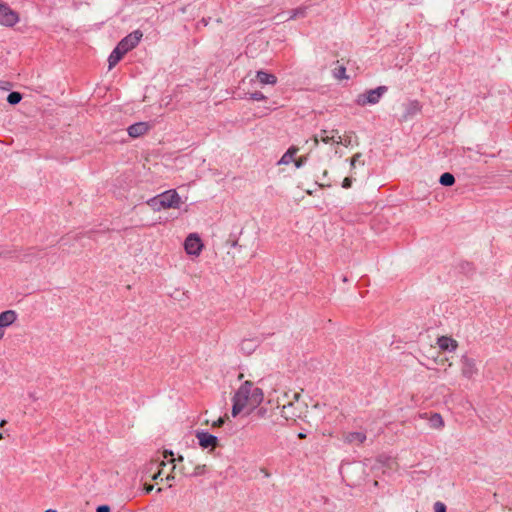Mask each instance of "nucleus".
Returning <instances> with one entry per match:
<instances>
[{"label": "nucleus", "instance_id": "nucleus-32", "mask_svg": "<svg viewBox=\"0 0 512 512\" xmlns=\"http://www.w3.org/2000/svg\"><path fill=\"white\" fill-rule=\"evenodd\" d=\"M305 161H306L305 157H300L298 159L294 158L295 167L296 168H301L304 165Z\"/></svg>", "mask_w": 512, "mask_h": 512}, {"label": "nucleus", "instance_id": "nucleus-17", "mask_svg": "<svg viewBox=\"0 0 512 512\" xmlns=\"http://www.w3.org/2000/svg\"><path fill=\"white\" fill-rule=\"evenodd\" d=\"M207 472L206 464H196L193 469L190 471V477H199Z\"/></svg>", "mask_w": 512, "mask_h": 512}, {"label": "nucleus", "instance_id": "nucleus-35", "mask_svg": "<svg viewBox=\"0 0 512 512\" xmlns=\"http://www.w3.org/2000/svg\"><path fill=\"white\" fill-rule=\"evenodd\" d=\"M154 489V486L151 484H145L144 485V491L145 493H150Z\"/></svg>", "mask_w": 512, "mask_h": 512}, {"label": "nucleus", "instance_id": "nucleus-33", "mask_svg": "<svg viewBox=\"0 0 512 512\" xmlns=\"http://www.w3.org/2000/svg\"><path fill=\"white\" fill-rule=\"evenodd\" d=\"M351 185H352V179L349 177L344 178V180L342 182V187L347 189V188H350Z\"/></svg>", "mask_w": 512, "mask_h": 512}, {"label": "nucleus", "instance_id": "nucleus-38", "mask_svg": "<svg viewBox=\"0 0 512 512\" xmlns=\"http://www.w3.org/2000/svg\"><path fill=\"white\" fill-rule=\"evenodd\" d=\"M6 423H7V422H6V420H4V419H3V420H1V421H0V427H3Z\"/></svg>", "mask_w": 512, "mask_h": 512}, {"label": "nucleus", "instance_id": "nucleus-30", "mask_svg": "<svg viewBox=\"0 0 512 512\" xmlns=\"http://www.w3.org/2000/svg\"><path fill=\"white\" fill-rule=\"evenodd\" d=\"M227 418V416L218 418L216 421L212 423V427H221L225 423Z\"/></svg>", "mask_w": 512, "mask_h": 512}, {"label": "nucleus", "instance_id": "nucleus-20", "mask_svg": "<svg viewBox=\"0 0 512 512\" xmlns=\"http://www.w3.org/2000/svg\"><path fill=\"white\" fill-rule=\"evenodd\" d=\"M420 109H421V106L417 101L410 102L407 105V115L413 116V115L417 114L420 111Z\"/></svg>", "mask_w": 512, "mask_h": 512}, {"label": "nucleus", "instance_id": "nucleus-39", "mask_svg": "<svg viewBox=\"0 0 512 512\" xmlns=\"http://www.w3.org/2000/svg\"><path fill=\"white\" fill-rule=\"evenodd\" d=\"M298 437H299V438H301V439H303V438H305V437H306V435H305L304 433H299Z\"/></svg>", "mask_w": 512, "mask_h": 512}, {"label": "nucleus", "instance_id": "nucleus-37", "mask_svg": "<svg viewBox=\"0 0 512 512\" xmlns=\"http://www.w3.org/2000/svg\"><path fill=\"white\" fill-rule=\"evenodd\" d=\"M163 456H164L165 459H167L168 457H172L173 456V452L169 451V450H165L164 453H163Z\"/></svg>", "mask_w": 512, "mask_h": 512}, {"label": "nucleus", "instance_id": "nucleus-42", "mask_svg": "<svg viewBox=\"0 0 512 512\" xmlns=\"http://www.w3.org/2000/svg\"><path fill=\"white\" fill-rule=\"evenodd\" d=\"M165 465H166L165 461H162V462L160 463V466H165Z\"/></svg>", "mask_w": 512, "mask_h": 512}, {"label": "nucleus", "instance_id": "nucleus-23", "mask_svg": "<svg viewBox=\"0 0 512 512\" xmlns=\"http://www.w3.org/2000/svg\"><path fill=\"white\" fill-rule=\"evenodd\" d=\"M362 157V154L361 153H356L350 160V166L351 168H355L356 166V163H360L361 165H364V162H360V159Z\"/></svg>", "mask_w": 512, "mask_h": 512}, {"label": "nucleus", "instance_id": "nucleus-24", "mask_svg": "<svg viewBox=\"0 0 512 512\" xmlns=\"http://www.w3.org/2000/svg\"><path fill=\"white\" fill-rule=\"evenodd\" d=\"M346 147L352 144V135L351 133H346L342 136V142L340 143Z\"/></svg>", "mask_w": 512, "mask_h": 512}, {"label": "nucleus", "instance_id": "nucleus-9", "mask_svg": "<svg viewBox=\"0 0 512 512\" xmlns=\"http://www.w3.org/2000/svg\"><path fill=\"white\" fill-rule=\"evenodd\" d=\"M461 374L463 377L471 380L478 374L476 361L468 356L461 358Z\"/></svg>", "mask_w": 512, "mask_h": 512}, {"label": "nucleus", "instance_id": "nucleus-29", "mask_svg": "<svg viewBox=\"0 0 512 512\" xmlns=\"http://www.w3.org/2000/svg\"><path fill=\"white\" fill-rule=\"evenodd\" d=\"M176 471H172L170 474H168L165 478V481L168 482L169 487H172V482L176 479Z\"/></svg>", "mask_w": 512, "mask_h": 512}, {"label": "nucleus", "instance_id": "nucleus-40", "mask_svg": "<svg viewBox=\"0 0 512 512\" xmlns=\"http://www.w3.org/2000/svg\"><path fill=\"white\" fill-rule=\"evenodd\" d=\"M4 335H5V332H0V340L3 339Z\"/></svg>", "mask_w": 512, "mask_h": 512}, {"label": "nucleus", "instance_id": "nucleus-3", "mask_svg": "<svg viewBox=\"0 0 512 512\" xmlns=\"http://www.w3.org/2000/svg\"><path fill=\"white\" fill-rule=\"evenodd\" d=\"M142 37L143 33L140 30H135L124 37L111 52L108 58L109 70L116 66L126 53L136 48Z\"/></svg>", "mask_w": 512, "mask_h": 512}, {"label": "nucleus", "instance_id": "nucleus-8", "mask_svg": "<svg viewBox=\"0 0 512 512\" xmlns=\"http://www.w3.org/2000/svg\"><path fill=\"white\" fill-rule=\"evenodd\" d=\"M320 141L325 144H339L342 142V136L337 129L321 130L318 135L313 137V145L317 146Z\"/></svg>", "mask_w": 512, "mask_h": 512}, {"label": "nucleus", "instance_id": "nucleus-31", "mask_svg": "<svg viewBox=\"0 0 512 512\" xmlns=\"http://www.w3.org/2000/svg\"><path fill=\"white\" fill-rule=\"evenodd\" d=\"M183 460H184V457L182 455H179L177 458H172L170 460V462L173 464L172 471L177 470V465L175 464V462H183Z\"/></svg>", "mask_w": 512, "mask_h": 512}, {"label": "nucleus", "instance_id": "nucleus-5", "mask_svg": "<svg viewBox=\"0 0 512 512\" xmlns=\"http://www.w3.org/2000/svg\"><path fill=\"white\" fill-rule=\"evenodd\" d=\"M387 92L386 86H379L375 89L368 90L357 96L355 102L359 106L374 105L380 101V98Z\"/></svg>", "mask_w": 512, "mask_h": 512}, {"label": "nucleus", "instance_id": "nucleus-4", "mask_svg": "<svg viewBox=\"0 0 512 512\" xmlns=\"http://www.w3.org/2000/svg\"><path fill=\"white\" fill-rule=\"evenodd\" d=\"M182 203H183V201H182L180 195L174 189L167 190V191L151 198L147 202V204L150 206V208L155 212H159L161 210L171 209V208L178 209V208H180Z\"/></svg>", "mask_w": 512, "mask_h": 512}, {"label": "nucleus", "instance_id": "nucleus-7", "mask_svg": "<svg viewBox=\"0 0 512 512\" xmlns=\"http://www.w3.org/2000/svg\"><path fill=\"white\" fill-rule=\"evenodd\" d=\"M183 246L186 254L191 257H198L204 248V244L197 233H190L185 238Z\"/></svg>", "mask_w": 512, "mask_h": 512}, {"label": "nucleus", "instance_id": "nucleus-36", "mask_svg": "<svg viewBox=\"0 0 512 512\" xmlns=\"http://www.w3.org/2000/svg\"><path fill=\"white\" fill-rule=\"evenodd\" d=\"M160 476H161V470H159L157 473H155L153 476H152V479L154 481L160 479ZM161 481H163V478H161Z\"/></svg>", "mask_w": 512, "mask_h": 512}, {"label": "nucleus", "instance_id": "nucleus-41", "mask_svg": "<svg viewBox=\"0 0 512 512\" xmlns=\"http://www.w3.org/2000/svg\"><path fill=\"white\" fill-rule=\"evenodd\" d=\"M327 174H328L327 170H324V171H323V176H324V177H326V176H327Z\"/></svg>", "mask_w": 512, "mask_h": 512}, {"label": "nucleus", "instance_id": "nucleus-21", "mask_svg": "<svg viewBox=\"0 0 512 512\" xmlns=\"http://www.w3.org/2000/svg\"><path fill=\"white\" fill-rule=\"evenodd\" d=\"M22 99V95L19 92H11L8 97L7 101L8 103L15 105L18 104Z\"/></svg>", "mask_w": 512, "mask_h": 512}, {"label": "nucleus", "instance_id": "nucleus-6", "mask_svg": "<svg viewBox=\"0 0 512 512\" xmlns=\"http://www.w3.org/2000/svg\"><path fill=\"white\" fill-rule=\"evenodd\" d=\"M19 21V14L7 3L0 0V25L10 28L14 27Z\"/></svg>", "mask_w": 512, "mask_h": 512}, {"label": "nucleus", "instance_id": "nucleus-27", "mask_svg": "<svg viewBox=\"0 0 512 512\" xmlns=\"http://www.w3.org/2000/svg\"><path fill=\"white\" fill-rule=\"evenodd\" d=\"M180 475L184 476V477H190V471L185 465L181 466V467H177V470H176Z\"/></svg>", "mask_w": 512, "mask_h": 512}, {"label": "nucleus", "instance_id": "nucleus-19", "mask_svg": "<svg viewBox=\"0 0 512 512\" xmlns=\"http://www.w3.org/2000/svg\"><path fill=\"white\" fill-rule=\"evenodd\" d=\"M430 424L433 428L439 429L444 426V421L440 414H434L430 418Z\"/></svg>", "mask_w": 512, "mask_h": 512}, {"label": "nucleus", "instance_id": "nucleus-25", "mask_svg": "<svg viewBox=\"0 0 512 512\" xmlns=\"http://www.w3.org/2000/svg\"><path fill=\"white\" fill-rule=\"evenodd\" d=\"M335 76L338 78V79H346L347 76H346V69L343 67V66H340L336 72H335Z\"/></svg>", "mask_w": 512, "mask_h": 512}, {"label": "nucleus", "instance_id": "nucleus-22", "mask_svg": "<svg viewBox=\"0 0 512 512\" xmlns=\"http://www.w3.org/2000/svg\"><path fill=\"white\" fill-rule=\"evenodd\" d=\"M306 12H307V8L306 7H299L297 9H294L292 11L291 16H290V19H297V18H300V17H305L306 16Z\"/></svg>", "mask_w": 512, "mask_h": 512}, {"label": "nucleus", "instance_id": "nucleus-10", "mask_svg": "<svg viewBox=\"0 0 512 512\" xmlns=\"http://www.w3.org/2000/svg\"><path fill=\"white\" fill-rule=\"evenodd\" d=\"M196 438L201 448L214 450L218 445V438L205 431H197Z\"/></svg>", "mask_w": 512, "mask_h": 512}, {"label": "nucleus", "instance_id": "nucleus-15", "mask_svg": "<svg viewBox=\"0 0 512 512\" xmlns=\"http://www.w3.org/2000/svg\"><path fill=\"white\" fill-rule=\"evenodd\" d=\"M256 80L260 85H276L277 77L274 74L268 73L266 71L260 70L256 72L255 75Z\"/></svg>", "mask_w": 512, "mask_h": 512}, {"label": "nucleus", "instance_id": "nucleus-13", "mask_svg": "<svg viewBox=\"0 0 512 512\" xmlns=\"http://www.w3.org/2000/svg\"><path fill=\"white\" fill-rule=\"evenodd\" d=\"M366 440V434L360 431L343 433V441L347 444L361 445Z\"/></svg>", "mask_w": 512, "mask_h": 512}, {"label": "nucleus", "instance_id": "nucleus-14", "mask_svg": "<svg viewBox=\"0 0 512 512\" xmlns=\"http://www.w3.org/2000/svg\"><path fill=\"white\" fill-rule=\"evenodd\" d=\"M437 345L442 351L453 352L458 347V342L448 336H441L437 339Z\"/></svg>", "mask_w": 512, "mask_h": 512}, {"label": "nucleus", "instance_id": "nucleus-34", "mask_svg": "<svg viewBox=\"0 0 512 512\" xmlns=\"http://www.w3.org/2000/svg\"><path fill=\"white\" fill-rule=\"evenodd\" d=\"M96 512H110V507L107 505L98 506Z\"/></svg>", "mask_w": 512, "mask_h": 512}, {"label": "nucleus", "instance_id": "nucleus-12", "mask_svg": "<svg viewBox=\"0 0 512 512\" xmlns=\"http://www.w3.org/2000/svg\"><path fill=\"white\" fill-rule=\"evenodd\" d=\"M150 125L147 122H138L128 127L127 132L133 138L140 137L150 130Z\"/></svg>", "mask_w": 512, "mask_h": 512}, {"label": "nucleus", "instance_id": "nucleus-1", "mask_svg": "<svg viewBox=\"0 0 512 512\" xmlns=\"http://www.w3.org/2000/svg\"><path fill=\"white\" fill-rule=\"evenodd\" d=\"M231 414L238 416L244 409H254L263 401V392L251 381H245L233 396Z\"/></svg>", "mask_w": 512, "mask_h": 512}, {"label": "nucleus", "instance_id": "nucleus-28", "mask_svg": "<svg viewBox=\"0 0 512 512\" xmlns=\"http://www.w3.org/2000/svg\"><path fill=\"white\" fill-rule=\"evenodd\" d=\"M435 512H446V506L442 502H436L434 505Z\"/></svg>", "mask_w": 512, "mask_h": 512}, {"label": "nucleus", "instance_id": "nucleus-2", "mask_svg": "<svg viewBox=\"0 0 512 512\" xmlns=\"http://www.w3.org/2000/svg\"><path fill=\"white\" fill-rule=\"evenodd\" d=\"M283 397L287 400L281 408V416L286 420L296 421L303 418L307 413L308 405L300 402L301 393L296 391L284 392Z\"/></svg>", "mask_w": 512, "mask_h": 512}, {"label": "nucleus", "instance_id": "nucleus-16", "mask_svg": "<svg viewBox=\"0 0 512 512\" xmlns=\"http://www.w3.org/2000/svg\"><path fill=\"white\" fill-rule=\"evenodd\" d=\"M298 148L295 146L290 147L280 158L278 161V165H288L292 162H294V157L296 153L298 152Z\"/></svg>", "mask_w": 512, "mask_h": 512}, {"label": "nucleus", "instance_id": "nucleus-11", "mask_svg": "<svg viewBox=\"0 0 512 512\" xmlns=\"http://www.w3.org/2000/svg\"><path fill=\"white\" fill-rule=\"evenodd\" d=\"M17 320V313L14 310H6L0 313V332L13 325Z\"/></svg>", "mask_w": 512, "mask_h": 512}, {"label": "nucleus", "instance_id": "nucleus-44", "mask_svg": "<svg viewBox=\"0 0 512 512\" xmlns=\"http://www.w3.org/2000/svg\"><path fill=\"white\" fill-rule=\"evenodd\" d=\"M2 439H3V434H2V433H0V440H2Z\"/></svg>", "mask_w": 512, "mask_h": 512}, {"label": "nucleus", "instance_id": "nucleus-26", "mask_svg": "<svg viewBox=\"0 0 512 512\" xmlns=\"http://www.w3.org/2000/svg\"><path fill=\"white\" fill-rule=\"evenodd\" d=\"M250 98L255 101H262L266 99L265 95L258 91L251 93Z\"/></svg>", "mask_w": 512, "mask_h": 512}, {"label": "nucleus", "instance_id": "nucleus-43", "mask_svg": "<svg viewBox=\"0 0 512 512\" xmlns=\"http://www.w3.org/2000/svg\"><path fill=\"white\" fill-rule=\"evenodd\" d=\"M45 512H56V511L52 510V509H49V510H46Z\"/></svg>", "mask_w": 512, "mask_h": 512}, {"label": "nucleus", "instance_id": "nucleus-18", "mask_svg": "<svg viewBox=\"0 0 512 512\" xmlns=\"http://www.w3.org/2000/svg\"><path fill=\"white\" fill-rule=\"evenodd\" d=\"M440 184L443 186H451L455 183V178L451 173H443L439 179Z\"/></svg>", "mask_w": 512, "mask_h": 512}]
</instances>
